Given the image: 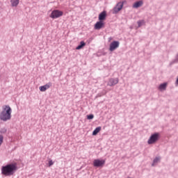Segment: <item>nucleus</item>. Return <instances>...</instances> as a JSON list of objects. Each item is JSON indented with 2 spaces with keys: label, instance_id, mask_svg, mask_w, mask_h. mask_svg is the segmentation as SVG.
<instances>
[{
  "label": "nucleus",
  "instance_id": "1",
  "mask_svg": "<svg viewBox=\"0 0 178 178\" xmlns=\"http://www.w3.org/2000/svg\"><path fill=\"white\" fill-rule=\"evenodd\" d=\"M16 170H17V164L11 163L3 166L1 168V173L2 175H4V176H12Z\"/></svg>",
  "mask_w": 178,
  "mask_h": 178
},
{
  "label": "nucleus",
  "instance_id": "2",
  "mask_svg": "<svg viewBox=\"0 0 178 178\" xmlns=\"http://www.w3.org/2000/svg\"><path fill=\"white\" fill-rule=\"evenodd\" d=\"M3 111L0 113V120L3 122H6V120H10V118H12V108L9 106H3Z\"/></svg>",
  "mask_w": 178,
  "mask_h": 178
},
{
  "label": "nucleus",
  "instance_id": "3",
  "mask_svg": "<svg viewBox=\"0 0 178 178\" xmlns=\"http://www.w3.org/2000/svg\"><path fill=\"white\" fill-rule=\"evenodd\" d=\"M61 16H63V11L59 10H54L50 15L51 19H58Z\"/></svg>",
  "mask_w": 178,
  "mask_h": 178
},
{
  "label": "nucleus",
  "instance_id": "4",
  "mask_svg": "<svg viewBox=\"0 0 178 178\" xmlns=\"http://www.w3.org/2000/svg\"><path fill=\"white\" fill-rule=\"evenodd\" d=\"M158 140H159V134H154L150 136L147 143L148 144H154Z\"/></svg>",
  "mask_w": 178,
  "mask_h": 178
},
{
  "label": "nucleus",
  "instance_id": "5",
  "mask_svg": "<svg viewBox=\"0 0 178 178\" xmlns=\"http://www.w3.org/2000/svg\"><path fill=\"white\" fill-rule=\"evenodd\" d=\"M124 2H119L113 9V13L115 15L119 13L121 9H123V5Z\"/></svg>",
  "mask_w": 178,
  "mask_h": 178
},
{
  "label": "nucleus",
  "instance_id": "6",
  "mask_svg": "<svg viewBox=\"0 0 178 178\" xmlns=\"http://www.w3.org/2000/svg\"><path fill=\"white\" fill-rule=\"evenodd\" d=\"M105 165V160L95 159L93 161V166L95 168H102Z\"/></svg>",
  "mask_w": 178,
  "mask_h": 178
},
{
  "label": "nucleus",
  "instance_id": "7",
  "mask_svg": "<svg viewBox=\"0 0 178 178\" xmlns=\"http://www.w3.org/2000/svg\"><path fill=\"white\" fill-rule=\"evenodd\" d=\"M51 87H52V83L49 82V83H46L45 85H44L42 86H40L39 90L42 92H44V91L46 90H48V89L51 88Z\"/></svg>",
  "mask_w": 178,
  "mask_h": 178
},
{
  "label": "nucleus",
  "instance_id": "8",
  "mask_svg": "<svg viewBox=\"0 0 178 178\" xmlns=\"http://www.w3.org/2000/svg\"><path fill=\"white\" fill-rule=\"evenodd\" d=\"M119 42L113 41L110 44V51L112 52L116 49V48H119Z\"/></svg>",
  "mask_w": 178,
  "mask_h": 178
},
{
  "label": "nucleus",
  "instance_id": "9",
  "mask_svg": "<svg viewBox=\"0 0 178 178\" xmlns=\"http://www.w3.org/2000/svg\"><path fill=\"white\" fill-rule=\"evenodd\" d=\"M104 22L102 21H99L97 22L95 24V30H101V29H102V27H104Z\"/></svg>",
  "mask_w": 178,
  "mask_h": 178
},
{
  "label": "nucleus",
  "instance_id": "10",
  "mask_svg": "<svg viewBox=\"0 0 178 178\" xmlns=\"http://www.w3.org/2000/svg\"><path fill=\"white\" fill-rule=\"evenodd\" d=\"M106 19V11H103L99 15V20L102 22V20H105Z\"/></svg>",
  "mask_w": 178,
  "mask_h": 178
},
{
  "label": "nucleus",
  "instance_id": "11",
  "mask_svg": "<svg viewBox=\"0 0 178 178\" xmlns=\"http://www.w3.org/2000/svg\"><path fill=\"white\" fill-rule=\"evenodd\" d=\"M118 83H119V79H111L109 81L108 85L110 86H115V84H118Z\"/></svg>",
  "mask_w": 178,
  "mask_h": 178
},
{
  "label": "nucleus",
  "instance_id": "12",
  "mask_svg": "<svg viewBox=\"0 0 178 178\" xmlns=\"http://www.w3.org/2000/svg\"><path fill=\"white\" fill-rule=\"evenodd\" d=\"M166 87H168V83H161L159 86V90L160 91H163V90H166Z\"/></svg>",
  "mask_w": 178,
  "mask_h": 178
},
{
  "label": "nucleus",
  "instance_id": "13",
  "mask_svg": "<svg viewBox=\"0 0 178 178\" xmlns=\"http://www.w3.org/2000/svg\"><path fill=\"white\" fill-rule=\"evenodd\" d=\"M143 6V1H139L136 2L133 6H134V8H140V6Z\"/></svg>",
  "mask_w": 178,
  "mask_h": 178
},
{
  "label": "nucleus",
  "instance_id": "14",
  "mask_svg": "<svg viewBox=\"0 0 178 178\" xmlns=\"http://www.w3.org/2000/svg\"><path fill=\"white\" fill-rule=\"evenodd\" d=\"M84 47H86V42H84V41H81L76 49H81L82 48H84Z\"/></svg>",
  "mask_w": 178,
  "mask_h": 178
},
{
  "label": "nucleus",
  "instance_id": "15",
  "mask_svg": "<svg viewBox=\"0 0 178 178\" xmlns=\"http://www.w3.org/2000/svg\"><path fill=\"white\" fill-rule=\"evenodd\" d=\"M101 131V127H97L92 132V136H97Z\"/></svg>",
  "mask_w": 178,
  "mask_h": 178
},
{
  "label": "nucleus",
  "instance_id": "16",
  "mask_svg": "<svg viewBox=\"0 0 178 178\" xmlns=\"http://www.w3.org/2000/svg\"><path fill=\"white\" fill-rule=\"evenodd\" d=\"M12 6H17L19 5V0H10Z\"/></svg>",
  "mask_w": 178,
  "mask_h": 178
},
{
  "label": "nucleus",
  "instance_id": "17",
  "mask_svg": "<svg viewBox=\"0 0 178 178\" xmlns=\"http://www.w3.org/2000/svg\"><path fill=\"white\" fill-rule=\"evenodd\" d=\"M159 161H161V158H159V157H156V159H154V160L153 161L152 166H154V165L156 163H158V162H159Z\"/></svg>",
  "mask_w": 178,
  "mask_h": 178
},
{
  "label": "nucleus",
  "instance_id": "18",
  "mask_svg": "<svg viewBox=\"0 0 178 178\" xmlns=\"http://www.w3.org/2000/svg\"><path fill=\"white\" fill-rule=\"evenodd\" d=\"M87 119L88 120H91L94 119V115L90 114V115H87Z\"/></svg>",
  "mask_w": 178,
  "mask_h": 178
},
{
  "label": "nucleus",
  "instance_id": "19",
  "mask_svg": "<svg viewBox=\"0 0 178 178\" xmlns=\"http://www.w3.org/2000/svg\"><path fill=\"white\" fill-rule=\"evenodd\" d=\"M138 27H141V26L144 24V20L138 21Z\"/></svg>",
  "mask_w": 178,
  "mask_h": 178
},
{
  "label": "nucleus",
  "instance_id": "20",
  "mask_svg": "<svg viewBox=\"0 0 178 178\" xmlns=\"http://www.w3.org/2000/svg\"><path fill=\"white\" fill-rule=\"evenodd\" d=\"M3 143V136L0 135V145Z\"/></svg>",
  "mask_w": 178,
  "mask_h": 178
},
{
  "label": "nucleus",
  "instance_id": "21",
  "mask_svg": "<svg viewBox=\"0 0 178 178\" xmlns=\"http://www.w3.org/2000/svg\"><path fill=\"white\" fill-rule=\"evenodd\" d=\"M52 165H54V161H52V160H50L49 161V166L51 167V166H52Z\"/></svg>",
  "mask_w": 178,
  "mask_h": 178
},
{
  "label": "nucleus",
  "instance_id": "22",
  "mask_svg": "<svg viewBox=\"0 0 178 178\" xmlns=\"http://www.w3.org/2000/svg\"><path fill=\"white\" fill-rule=\"evenodd\" d=\"M1 133H6V129H3V131H1Z\"/></svg>",
  "mask_w": 178,
  "mask_h": 178
}]
</instances>
